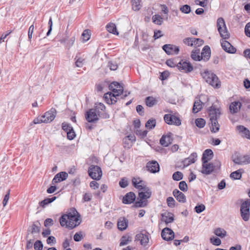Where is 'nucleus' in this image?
<instances>
[{
	"mask_svg": "<svg viewBox=\"0 0 250 250\" xmlns=\"http://www.w3.org/2000/svg\"><path fill=\"white\" fill-rule=\"evenodd\" d=\"M80 215L75 208H71L66 214H63L60 218L61 226L73 229L79 226L81 221Z\"/></svg>",
	"mask_w": 250,
	"mask_h": 250,
	"instance_id": "obj_1",
	"label": "nucleus"
},
{
	"mask_svg": "<svg viewBox=\"0 0 250 250\" xmlns=\"http://www.w3.org/2000/svg\"><path fill=\"white\" fill-rule=\"evenodd\" d=\"M203 78L206 82L208 83L210 85L215 88H219L220 85V82L217 76L209 71H205L202 74Z\"/></svg>",
	"mask_w": 250,
	"mask_h": 250,
	"instance_id": "obj_2",
	"label": "nucleus"
},
{
	"mask_svg": "<svg viewBox=\"0 0 250 250\" xmlns=\"http://www.w3.org/2000/svg\"><path fill=\"white\" fill-rule=\"evenodd\" d=\"M216 25L220 36L224 39H228L229 35L223 18H219L217 19Z\"/></svg>",
	"mask_w": 250,
	"mask_h": 250,
	"instance_id": "obj_3",
	"label": "nucleus"
},
{
	"mask_svg": "<svg viewBox=\"0 0 250 250\" xmlns=\"http://www.w3.org/2000/svg\"><path fill=\"white\" fill-rule=\"evenodd\" d=\"M250 199H248L242 203L240 212L243 219L247 221L250 218Z\"/></svg>",
	"mask_w": 250,
	"mask_h": 250,
	"instance_id": "obj_4",
	"label": "nucleus"
},
{
	"mask_svg": "<svg viewBox=\"0 0 250 250\" xmlns=\"http://www.w3.org/2000/svg\"><path fill=\"white\" fill-rule=\"evenodd\" d=\"M146 192H141L139 193V198L140 201H137L135 203V206L136 207H144L146 205V202L143 201L149 198L151 195V192L149 190H146Z\"/></svg>",
	"mask_w": 250,
	"mask_h": 250,
	"instance_id": "obj_5",
	"label": "nucleus"
},
{
	"mask_svg": "<svg viewBox=\"0 0 250 250\" xmlns=\"http://www.w3.org/2000/svg\"><path fill=\"white\" fill-rule=\"evenodd\" d=\"M89 176L94 180H100L102 176L101 168L97 166H91L88 169Z\"/></svg>",
	"mask_w": 250,
	"mask_h": 250,
	"instance_id": "obj_6",
	"label": "nucleus"
},
{
	"mask_svg": "<svg viewBox=\"0 0 250 250\" xmlns=\"http://www.w3.org/2000/svg\"><path fill=\"white\" fill-rule=\"evenodd\" d=\"M95 110L97 114H99L98 116L103 119H108L109 118V115L105 112V106L102 103H97L95 104V108H92Z\"/></svg>",
	"mask_w": 250,
	"mask_h": 250,
	"instance_id": "obj_7",
	"label": "nucleus"
},
{
	"mask_svg": "<svg viewBox=\"0 0 250 250\" xmlns=\"http://www.w3.org/2000/svg\"><path fill=\"white\" fill-rule=\"evenodd\" d=\"M176 67L181 72L187 73L191 72L193 69L192 65L189 62L183 60L177 63Z\"/></svg>",
	"mask_w": 250,
	"mask_h": 250,
	"instance_id": "obj_8",
	"label": "nucleus"
},
{
	"mask_svg": "<svg viewBox=\"0 0 250 250\" xmlns=\"http://www.w3.org/2000/svg\"><path fill=\"white\" fill-rule=\"evenodd\" d=\"M233 162L237 165H246L250 164V154L236 156L233 157Z\"/></svg>",
	"mask_w": 250,
	"mask_h": 250,
	"instance_id": "obj_9",
	"label": "nucleus"
},
{
	"mask_svg": "<svg viewBox=\"0 0 250 250\" xmlns=\"http://www.w3.org/2000/svg\"><path fill=\"white\" fill-rule=\"evenodd\" d=\"M183 42L188 46L196 47L201 46L204 43V41L199 38L188 37L184 39Z\"/></svg>",
	"mask_w": 250,
	"mask_h": 250,
	"instance_id": "obj_10",
	"label": "nucleus"
},
{
	"mask_svg": "<svg viewBox=\"0 0 250 250\" xmlns=\"http://www.w3.org/2000/svg\"><path fill=\"white\" fill-rule=\"evenodd\" d=\"M165 122L171 125L179 126L181 124V120L179 118L171 114H166L164 117Z\"/></svg>",
	"mask_w": 250,
	"mask_h": 250,
	"instance_id": "obj_11",
	"label": "nucleus"
},
{
	"mask_svg": "<svg viewBox=\"0 0 250 250\" xmlns=\"http://www.w3.org/2000/svg\"><path fill=\"white\" fill-rule=\"evenodd\" d=\"M109 89L112 91L113 95L116 97L119 96L124 91L123 87L118 83L114 82L109 85Z\"/></svg>",
	"mask_w": 250,
	"mask_h": 250,
	"instance_id": "obj_12",
	"label": "nucleus"
},
{
	"mask_svg": "<svg viewBox=\"0 0 250 250\" xmlns=\"http://www.w3.org/2000/svg\"><path fill=\"white\" fill-rule=\"evenodd\" d=\"M57 111L55 108H52L48 111L46 112L42 115L44 123H48L52 122L56 116Z\"/></svg>",
	"mask_w": 250,
	"mask_h": 250,
	"instance_id": "obj_13",
	"label": "nucleus"
},
{
	"mask_svg": "<svg viewBox=\"0 0 250 250\" xmlns=\"http://www.w3.org/2000/svg\"><path fill=\"white\" fill-rule=\"evenodd\" d=\"M99 114H97V113L95 112V110L92 109H90L88 110L85 114V118L86 121L89 123H95L97 121L99 117L98 116Z\"/></svg>",
	"mask_w": 250,
	"mask_h": 250,
	"instance_id": "obj_14",
	"label": "nucleus"
},
{
	"mask_svg": "<svg viewBox=\"0 0 250 250\" xmlns=\"http://www.w3.org/2000/svg\"><path fill=\"white\" fill-rule=\"evenodd\" d=\"M162 48L167 55L178 54L179 52V47L173 44H165Z\"/></svg>",
	"mask_w": 250,
	"mask_h": 250,
	"instance_id": "obj_15",
	"label": "nucleus"
},
{
	"mask_svg": "<svg viewBox=\"0 0 250 250\" xmlns=\"http://www.w3.org/2000/svg\"><path fill=\"white\" fill-rule=\"evenodd\" d=\"M214 167L215 166L212 163L205 161L202 162V168L201 171L203 174L208 175L213 172Z\"/></svg>",
	"mask_w": 250,
	"mask_h": 250,
	"instance_id": "obj_16",
	"label": "nucleus"
},
{
	"mask_svg": "<svg viewBox=\"0 0 250 250\" xmlns=\"http://www.w3.org/2000/svg\"><path fill=\"white\" fill-rule=\"evenodd\" d=\"M132 182L133 186L138 189L139 190H144L145 191L146 189V187L145 182L142 180L139 177H134L132 180Z\"/></svg>",
	"mask_w": 250,
	"mask_h": 250,
	"instance_id": "obj_17",
	"label": "nucleus"
},
{
	"mask_svg": "<svg viewBox=\"0 0 250 250\" xmlns=\"http://www.w3.org/2000/svg\"><path fill=\"white\" fill-rule=\"evenodd\" d=\"M161 236L165 240H171L174 237V233L171 229L165 228L162 231Z\"/></svg>",
	"mask_w": 250,
	"mask_h": 250,
	"instance_id": "obj_18",
	"label": "nucleus"
},
{
	"mask_svg": "<svg viewBox=\"0 0 250 250\" xmlns=\"http://www.w3.org/2000/svg\"><path fill=\"white\" fill-rule=\"evenodd\" d=\"M208 112L210 120L213 119H218L221 113L220 108L214 104H212L210 107Z\"/></svg>",
	"mask_w": 250,
	"mask_h": 250,
	"instance_id": "obj_19",
	"label": "nucleus"
},
{
	"mask_svg": "<svg viewBox=\"0 0 250 250\" xmlns=\"http://www.w3.org/2000/svg\"><path fill=\"white\" fill-rule=\"evenodd\" d=\"M135 240L139 241L142 245L146 246L149 241L148 234L146 232L145 233L140 232L136 235Z\"/></svg>",
	"mask_w": 250,
	"mask_h": 250,
	"instance_id": "obj_20",
	"label": "nucleus"
},
{
	"mask_svg": "<svg viewBox=\"0 0 250 250\" xmlns=\"http://www.w3.org/2000/svg\"><path fill=\"white\" fill-rule=\"evenodd\" d=\"M147 170L151 173H156L159 171L160 167L158 163L156 161H152L146 164Z\"/></svg>",
	"mask_w": 250,
	"mask_h": 250,
	"instance_id": "obj_21",
	"label": "nucleus"
},
{
	"mask_svg": "<svg viewBox=\"0 0 250 250\" xmlns=\"http://www.w3.org/2000/svg\"><path fill=\"white\" fill-rule=\"evenodd\" d=\"M68 177V174L65 172H61L57 174L52 181V184H56L65 180Z\"/></svg>",
	"mask_w": 250,
	"mask_h": 250,
	"instance_id": "obj_22",
	"label": "nucleus"
},
{
	"mask_svg": "<svg viewBox=\"0 0 250 250\" xmlns=\"http://www.w3.org/2000/svg\"><path fill=\"white\" fill-rule=\"evenodd\" d=\"M172 134L170 132L168 133L167 135H163L160 140V144L164 146H167L172 143Z\"/></svg>",
	"mask_w": 250,
	"mask_h": 250,
	"instance_id": "obj_23",
	"label": "nucleus"
},
{
	"mask_svg": "<svg viewBox=\"0 0 250 250\" xmlns=\"http://www.w3.org/2000/svg\"><path fill=\"white\" fill-rule=\"evenodd\" d=\"M221 46L223 49L227 52L229 53H234L236 52V49L229 42L227 41H222L221 42Z\"/></svg>",
	"mask_w": 250,
	"mask_h": 250,
	"instance_id": "obj_24",
	"label": "nucleus"
},
{
	"mask_svg": "<svg viewBox=\"0 0 250 250\" xmlns=\"http://www.w3.org/2000/svg\"><path fill=\"white\" fill-rule=\"evenodd\" d=\"M210 57V47L206 45L204 47L201 54V60L204 62L208 61Z\"/></svg>",
	"mask_w": 250,
	"mask_h": 250,
	"instance_id": "obj_25",
	"label": "nucleus"
},
{
	"mask_svg": "<svg viewBox=\"0 0 250 250\" xmlns=\"http://www.w3.org/2000/svg\"><path fill=\"white\" fill-rule=\"evenodd\" d=\"M236 129L241 133L242 137L250 140V131L243 125H239L236 126Z\"/></svg>",
	"mask_w": 250,
	"mask_h": 250,
	"instance_id": "obj_26",
	"label": "nucleus"
},
{
	"mask_svg": "<svg viewBox=\"0 0 250 250\" xmlns=\"http://www.w3.org/2000/svg\"><path fill=\"white\" fill-rule=\"evenodd\" d=\"M104 97L106 103L109 104H115L117 100V97L113 95L111 92L104 94Z\"/></svg>",
	"mask_w": 250,
	"mask_h": 250,
	"instance_id": "obj_27",
	"label": "nucleus"
},
{
	"mask_svg": "<svg viewBox=\"0 0 250 250\" xmlns=\"http://www.w3.org/2000/svg\"><path fill=\"white\" fill-rule=\"evenodd\" d=\"M136 198L135 194L130 192L125 194L123 198V203L125 204H129L133 203Z\"/></svg>",
	"mask_w": 250,
	"mask_h": 250,
	"instance_id": "obj_28",
	"label": "nucleus"
},
{
	"mask_svg": "<svg viewBox=\"0 0 250 250\" xmlns=\"http://www.w3.org/2000/svg\"><path fill=\"white\" fill-rule=\"evenodd\" d=\"M128 220L125 218H120L117 222V227L118 229L122 231L125 230L128 226Z\"/></svg>",
	"mask_w": 250,
	"mask_h": 250,
	"instance_id": "obj_29",
	"label": "nucleus"
},
{
	"mask_svg": "<svg viewBox=\"0 0 250 250\" xmlns=\"http://www.w3.org/2000/svg\"><path fill=\"white\" fill-rule=\"evenodd\" d=\"M173 195L179 202L185 203L186 201V196L182 192L177 189L173 191Z\"/></svg>",
	"mask_w": 250,
	"mask_h": 250,
	"instance_id": "obj_30",
	"label": "nucleus"
},
{
	"mask_svg": "<svg viewBox=\"0 0 250 250\" xmlns=\"http://www.w3.org/2000/svg\"><path fill=\"white\" fill-rule=\"evenodd\" d=\"M241 105V103L239 101L231 103L229 105L230 112L232 114L237 113L240 110Z\"/></svg>",
	"mask_w": 250,
	"mask_h": 250,
	"instance_id": "obj_31",
	"label": "nucleus"
},
{
	"mask_svg": "<svg viewBox=\"0 0 250 250\" xmlns=\"http://www.w3.org/2000/svg\"><path fill=\"white\" fill-rule=\"evenodd\" d=\"M197 155L196 153H192L188 158L183 161L184 167H188L191 164L194 163L196 160Z\"/></svg>",
	"mask_w": 250,
	"mask_h": 250,
	"instance_id": "obj_32",
	"label": "nucleus"
},
{
	"mask_svg": "<svg viewBox=\"0 0 250 250\" xmlns=\"http://www.w3.org/2000/svg\"><path fill=\"white\" fill-rule=\"evenodd\" d=\"M162 220L166 224L172 223L174 221V215L170 212H165L162 214Z\"/></svg>",
	"mask_w": 250,
	"mask_h": 250,
	"instance_id": "obj_33",
	"label": "nucleus"
},
{
	"mask_svg": "<svg viewBox=\"0 0 250 250\" xmlns=\"http://www.w3.org/2000/svg\"><path fill=\"white\" fill-rule=\"evenodd\" d=\"M213 156V151L210 149H206L203 153L202 161L204 162L206 161L208 162L211 159Z\"/></svg>",
	"mask_w": 250,
	"mask_h": 250,
	"instance_id": "obj_34",
	"label": "nucleus"
},
{
	"mask_svg": "<svg viewBox=\"0 0 250 250\" xmlns=\"http://www.w3.org/2000/svg\"><path fill=\"white\" fill-rule=\"evenodd\" d=\"M210 120L211 124L210 127L211 131L214 133L218 132L220 128V125L218 124L217 119H213Z\"/></svg>",
	"mask_w": 250,
	"mask_h": 250,
	"instance_id": "obj_35",
	"label": "nucleus"
},
{
	"mask_svg": "<svg viewBox=\"0 0 250 250\" xmlns=\"http://www.w3.org/2000/svg\"><path fill=\"white\" fill-rule=\"evenodd\" d=\"M243 172V169H239L238 170L232 172L230 174V177L233 180H239L241 178L242 174Z\"/></svg>",
	"mask_w": 250,
	"mask_h": 250,
	"instance_id": "obj_36",
	"label": "nucleus"
},
{
	"mask_svg": "<svg viewBox=\"0 0 250 250\" xmlns=\"http://www.w3.org/2000/svg\"><path fill=\"white\" fill-rule=\"evenodd\" d=\"M203 107V103L200 100H197L194 102L192 111L196 113L201 110Z\"/></svg>",
	"mask_w": 250,
	"mask_h": 250,
	"instance_id": "obj_37",
	"label": "nucleus"
},
{
	"mask_svg": "<svg viewBox=\"0 0 250 250\" xmlns=\"http://www.w3.org/2000/svg\"><path fill=\"white\" fill-rule=\"evenodd\" d=\"M106 28L109 33L117 35L119 34V33L117 30L116 25L112 22H110L107 24L106 26Z\"/></svg>",
	"mask_w": 250,
	"mask_h": 250,
	"instance_id": "obj_38",
	"label": "nucleus"
},
{
	"mask_svg": "<svg viewBox=\"0 0 250 250\" xmlns=\"http://www.w3.org/2000/svg\"><path fill=\"white\" fill-rule=\"evenodd\" d=\"M157 100L153 97L149 96L146 98V103L148 107L154 106L157 104Z\"/></svg>",
	"mask_w": 250,
	"mask_h": 250,
	"instance_id": "obj_39",
	"label": "nucleus"
},
{
	"mask_svg": "<svg viewBox=\"0 0 250 250\" xmlns=\"http://www.w3.org/2000/svg\"><path fill=\"white\" fill-rule=\"evenodd\" d=\"M200 50L195 49L193 50L191 54V58L194 61H201V55H200Z\"/></svg>",
	"mask_w": 250,
	"mask_h": 250,
	"instance_id": "obj_40",
	"label": "nucleus"
},
{
	"mask_svg": "<svg viewBox=\"0 0 250 250\" xmlns=\"http://www.w3.org/2000/svg\"><path fill=\"white\" fill-rule=\"evenodd\" d=\"M132 9L134 11L139 10L142 7L140 0H130Z\"/></svg>",
	"mask_w": 250,
	"mask_h": 250,
	"instance_id": "obj_41",
	"label": "nucleus"
},
{
	"mask_svg": "<svg viewBox=\"0 0 250 250\" xmlns=\"http://www.w3.org/2000/svg\"><path fill=\"white\" fill-rule=\"evenodd\" d=\"M152 20L153 22L157 25H160L163 22V18L158 14H155L152 16Z\"/></svg>",
	"mask_w": 250,
	"mask_h": 250,
	"instance_id": "obj_42",
	"label": "nucleus"
},
{
	"mask_svg": "<svg viewBox=\"0 0 250 250\" xmlns=\"http://www.w3.org/2000/svg\"><path fill=\"white\" fill-rule=\"evenodd\" d=\"M131 241V238L129 235H124L122 237L121 240L120 246H123L128 244Z\"/></svg>",
	"mask_w": 250,
	"mask_h": 250,
	"instance_id": "obj_43",
	"label": "nucleus"
},
{
	"mask_svg": "<svg viewBox=\"0 0 250 250\" xmlns=\"http://www.w3.org/2000/svg\"><path fill=\"white\" fill-rule=\"evenodd\" d=\"M56 199V197L54 196L51 198H46L44 199L42 201L40 202L39 203V204L40 206H41L42 208H45V206L49 204V203H52L54 201H55Z\"/></svg>",
	"mask_w": 250,
	"mask_h": 250,
	"instance_id": "obj_44",
	"label": "nucleus"
},
{
	"mask_svg": "<svg viewBox=\"0 0 250 250\" xmlns=\"http://www.w3.org/2000/svg\"><path fill=\"white\" fill-rule=\"evenodd\" d=\"M156 122L155 119H151L148 120L146 124V127L148 129H151L156 126Z\"/></svg>",
	"mask_w": 250,
	"mask_h": 250,
	"instance_id": "obj_45",
	"label": "nucleus"
},
{
	"mask_svg": "<svg viewBox=\"0 0 250 250\" xmlns=\"http://www.w3.org/2000/svg\"><path fill=\"white\" fill-rule=\"evenodd\" d=\"M214 233L216 235L222 238L226 235V231L224 229L221 228L216 229L214 231Z\"/></svg>",
	"mask_w": 250,
	"mask_h": 250,
	"instance_id": "obj_46",
	"label": "nucleus"
},
{
	"mask_svg": "<svg viewBox=\"0 0 250 250\" xmlns=\"http://www.w3.org/2000/svg\"><path fill=\"white\" fill-rule=\"evenodd\" d=\"M90 37V32L89 30H85L83 31L82 38L83 42L87 41Z\"/></svg>",
	"mask_w": 250,
	"mask_h": 250,
	"instance_id": "obj_47",
	"label": "nucleus"
},
{
	"mask_svg": "<svg viewBox=\"0 0 250 250\" xmlns=\"http://www.w3.org/2000/svg\"><path fill=\"white\" fill-rule=\"evenodd\" d=\"M183 178V174L180 171L175 172L172 175V178L175 181H180Z\"/></svg>",
	"mask_w": 250,
	"mask_h": 250,
	"instance_id": "obj_48",
	"label": "nucleus"
},
{
	"mask_svg": "<svg viewBox=\"0 0 250 250\" xmlns=\"http://www.w3.org/2000/svg\"><path fill=\"white\" fill-rule=\"evenodd\" d=\"M196 126L199 128H203L206 124V121L202 118H198L195 120Z\"/></svg>",
	"mask_w": 250,
	"mask_h": 250,
	"instance_id": "obj_49",
	"label": "nucleus"
},
{
	"mask_svg": "<svg viewBox=\"0 0 250 250\" xmlns=\"http://www.w3.org/2000/svg\"><path fill=\"white\" fill-rule=\"evenodd\" d=\"M76 57L75 58V60H76L75 61V65L77 67H82L84 63V59L82 58H78L77 59Z\"/></svg>",
	"mask_w": 250,
	"mask_h": 250,
	"instance_id": "obj_50",
	"label": "nucleus"
},
{
	"mask_svg": "<svg viewBox=\"0 0 250 250\" xmlns=\"http://www.w3.org/2000/svg\"><path fill=\"white\" fill-rule=\"evenodd\" d=\"M123 144L124 147L126 148H129L132 145L131 142L126 137L123 139Z\"/></svg>",
	"mask_w": 250,
	"mask_h": 250,
	"instance_id": "obj_51",
	"label": "nucleus"
},
{
	"mask_svg": "<svg viewBox=\"0 0 250 250\" xmlns=\"http://www.w3.org/2000/svg\"><path fill=\"white\" fill-rule=\"evenodd\" d=\"M179 188L180 189L184 192L188 190V185L184 181H181L179 184Z\"/></svg>",
	"mask_w": 250,
	"mask_h": 250,
	"instance_id": "obj_52",
	"label": "nucleus"
},
{
	"mask_svg": "<svg viewBox=\"0 0 250 250\" xmlns=\"http://www.w3.org/2000/svg\"><path fill=\"white\" fill-rule=\"evenodd\" d=\"M180 10L182 12L184 13L188 14L190 13L191 11V8L188 5L185 4L183 6L181 7Z\"/></svg>",
	"mask_w": 250,
	"mask_h": 250,
	"instance_id": "obj_53",
	"label": "nucleus"
},
{
	"mask_svg": "<svg viewBox=\"0 0 250 250\" xmlns=\"http://www.w3.org/2000/svg\"><path fill=\"white\" fill-rule=\"evenodd\" d=\"M195 3L202 7H205L208 4V0H194Z\"/></svg>",
	"mask_w": 250,
	"mask_h": 250,
	"instance_id": "obj_54",
	"label": "nucleus"
},
{
	"mask_svg": "<svg viewBox=\"0 0 250 250\" xmlns=\"http://www.w3.org/2000/svg\"><path fill=\"white\" fill-rule=\"evenodd\" d=\"M34 248L35 250H42L43 248L42 242L40 240L36 241L34 243Z\"/></svg>",
	"mask_w": 250,
	"mask_h": 250,
	"instance_id": "obj_55",
	"label": "nucleus"
},
{
	"mask_svg": "<svg viewBox=\"0 0 250 250\" xmlns=\"http://www.w3.org/2000/svg\"><path fill=\"white\" fill-rule=\"evenodd\" d=\"M75 41V37H71L68 41V42L65 44V47L67 49H69L74 44Z\"/></svg>",
	"mask_w": 250,
	"mask_h": 250,
	"instance_id": "obj_56",
	"label": "nucleus"
},
{
	"mask_svg": "<svg viewBox=\"0 0 250 250\" xmlns=\"http://www.w3.org/2000/svg\"><path fill=\"white\" fill-rule=\"evenodd\" d=\"M167 206L170 208H173L175 206V200L172 197H169L167 199Z\"/></svg>",
	"mask_w": 250,
	"mask_h": 250,
	"instance_id": "obj_57",
	"label": "nucleus"
},
{
	"mask_svg": "<svg viewBox=\"0 0 250 250\" xmlns=\"http://www.w3.org/2000/svg\"><path fill=\"white\" fill-rule=\"evenodd\" d=\"M210 242L214 245L219 246L221 243V240L217 237H211L210 239Z\"/></svg>",
	"mask_w": 250,
	"mask_h": 250,
	"instance_id": "obj_58",
	"label": "nucleus"
},
{
	"mask_svg": "<svg viewBox=\"0 0 250 250\" xmlns=\"http://www.w3.org/2000/svg\"><path fill=\"white\" fill-rule=\"evenodd\" d=\"M62 128L65 132H68L70 130H72V127L70 125V124L67 123H62Z\"/></svg>",
	"mask_w": 250,
	"mask_h": 250,
	"instance_id": "obj_59",
	"label": "nucleus"
},
{
	"mask_svg": "<svg viewBox=\"0 0 250 250\" xmlns=\"http://www.w3.org/2000/svg\"><path fill=\"white\" fill-rule=\"evenodd\" d=\"M135 132L137 135L142 138L145 137L147 134V131L146 130L142 131L141 130L137 129Z\"/></svg>",
	"mask_w": 250,
	"mask_h": 250,
	"instance_id": "obj_60",
	"label": "nucleus"
},
{
	"mask_svg": "<svg viewBox=\"0 0 250 250\" xmlns=\"http://www.w3.org/2000/svg\"><path fill=\"white\" fill-rule=\"evenodd\" d=\"M205 208H205V205H204L203 204H201L200 205L196 206L195 207L194 209H195V211L197 213H200L202 212V211H203L205 209Z\"/></svg>",
	"mask_w": 250,
	"mask_h": 250,
	"instance_id": "obj_61",
	"label": "nucleus"
},
{
	"mask_svg": "<svg viewBox=\"0 0 250 250\" xmlns=\"http://www.w3.org/2000/svg\"><path fill=\"white\" fill-rule=\"evenodd\" d=\"M83 238L82 232H76L74 236V240L76 242L80 241Z\"/></svg>",
	"mask_w": 250,
	"mask_h": 250,
	"instance_id": "obj_62",
	"label": "nucleus"
},
{
	"mask_svg": "<svg viewBox=\"0 0 250 250\" xmlns=\"http://www.w3.org/2000/svg\"><path fill=\"white\" fill-rule=\"evenodd\" d=\"M107 66L110 68L111 70H116L118 68L117 64L112 62H109Z\"/></svg>",
	"mask_w": 250,
	"mask_h": 250,
	"instance_id": "obj_63",
	"label": "nucleus"
},
{
	"mask_svg": "<svg viewBox=\"0 0 250 250\" xmlns=\"http://www.w3.org/2000/svg\"><path fill=\"white\" fill-rule=\"evenodd\" d=\"M245 32L246 35L249 37H250V22H248L245 26Z\"/></svg>",
	"mask_w": 250,
	"mask_h": 250,
	"instance_id": "obj_64",
	"label": "nucleus"
}]
</instances>
